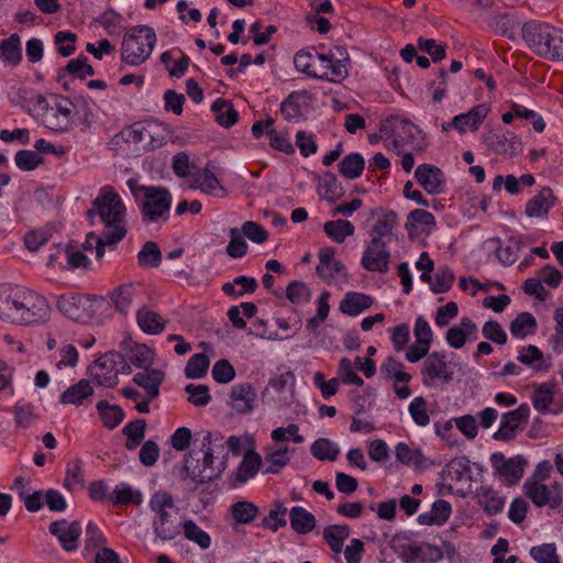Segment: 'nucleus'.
Here are the masks:
<instances>
[{
    "instance_id": "2f4dec72",
    "label": "nucleus",
    "mask_w": 563,
    "mask_h": 563,
    "mask_svg": "<svg viewBox=\"0 0 563 563\" xmlns=\"http://www.w3.org/2000/svg\"><path fill=\"white\" fill-rule=\"evenodd\" d=\"M0 59L9 66H16L22 60L21 40L18 34H11L0 42Z\"/></svg>"
},
{
    "instance_id": "de8ad7c7",
    "label": "nucleus",
    "mask_w": 563,
    "mask_h": 563,
    "mask_svg": "<svg viewBox=\"0 0 563 563\" xmlns=\"http://www.w3.org/2000/svg\"><path fill=\"white\" fill-rule=\"evenodd\" d=\"M444 472L448 473L451 479L456 482H467L472 478L470 460L466 456H460L451 460L446 464Z\"/></svg>"
},
{
    "instance_id": "0e129e2a",
    "label": "nucleus",
    "mask_w": 563,
    "mask_h": 563,
    "mask_svg": "<svg viewBox=\"0 0 563 563\" xmlns=\"http://www.w3.org/2000/svg\"><path fill=\"white\" fill-rule=\"evenodd\" d=\"M517 360L525 365L531 366L534 371H547L542 366L544 362L543 353L536 345L530 344L523 347Z\"/></svg>"
},
{
    "instance_id": "c85d7f7f",
    "label": "nucleus",
    "mask_w": 563,
    "mask_h": 563,
    "mask_svg": "<svg viewBox=\"0 0 563 563\" xmlns=\"http://www.w3.org/2000/svg\"><path fill=\"white\" fill-rule=\"evenodd\" d=\"M211 164H207V166L192 174L189 180V187L194 189H200L202 192L211 195L216 189H221L224 191V188L221 186L219 179L216 177L213 172L211 170Z\"/></svg>"
},
{
    "instance_id": "cd10ccee",
    "label": "nucleus",
    "mask_w": 563,
    "mask_h": 563,
    "mask_svg": "<svg viewBox=\"0 0 563 563\" xmlns=\"http://www.w3.org/2000/svg\"><path fill=\"white\" fill-rule=\"evenodd\" d=\"M93 395V388L88 379H80L68 387L59 398L63 405L81 406Z\"/></svg>"
},
{
    "instance_id": "f704fd0d",
    "label": "nucleus",
    "mask_w": 563,
    "mask_h": 563,
    "mask_svg": "<svg viewBox=\"0 0 563 563\" xmlns=\"http://www.w3.org/2000/svg\"><path fill=\"white\" fill-rule=\"evenodd\" d=\"M289 521L292 530L299 534L309 533L316 527V517L300 506L292 507L289 510Z\"/></svg>"
},
{
    "instance_id": "2eb2a0df",
    "label": "nucleus",
    "mask_w": 563,
    "mask_h": 563,
    "mask_svg": "<svg viewBox=\"0 0 563 563\" xmlns=\"http://www.w3.org/2000/svg\"><path fill=\"white\" fill-rule=\"evenodd\" d=\"M526 495L538 506H549L556 508L562 501V492L559 484L554 483L551 487L536 481L528 479L525 484Z\"/></svg>"
},
{
    "instance_id": "58836bf2",
    "label": "nucleus",
    "mask_w": 563,
    "mask_h": 563,
    "mask_svg": "<svg viewBox=\"0 0 563 563\" xmlns=\"http://www.w3.org/2000/svg\"><path fill=\"white\" fill-rule=\"evenodd\" d=\"M96 408L103 426L110 430L117 428L124 419L122 408L118 405H110L107 400H100Z\"/></svg>"
},
{
    "instance_id": "6e6d98bb",
    "label": "nucleus",
    "mask_w": 563,
    "mask_h": 563,
    "mask_svg": "<svg viewBox=\"0 0 563 563\" xmlns=\"http://www.w3.org/2000/svg\"><path fill=\"white\" fill-rule=\"evenodd\" d=\"M319 186L324 191L323 197L331 202L339 200L344 195V190L339 184L336 176L331 172L323 174Z\"/></svg>"
},
{
    "instance_id": "423d86ee",
    "label": "nucleus",
    "mask_w": 563,
    "mask_h": 563,
    "mask_svg": "<svg viewBox=\"0 0 563 563\" xmlns=\"http://www.w3.org/2000/svg\"><path fill=\"white\" fill-rule=\"evenodd\" d=\"M150 508L154 512L153 530L162 541L174 540L180 533V526L172 518L174 499L166 492H156L150 499Z\"/></svg>"
},
{
    "instance_id": "680f3d73",
    "label": "nucleus",
    "mask_w": 563,
    "mask_h": 563,
    "mask_svg": "<svg viewBox=\"0 0 563 563\" xmlns=\"http://www.w3.org/2000/svg\"><path fill=\"white\" fill-rule=\"evenodd\" d=\"M287 508L280 503L275 501L274 507L269 510L268 516L263 519L262 526L277 531L279 528L285 527Z\"/></svg>"
},
{
    "instance_id": "7c9ffc66",
    "label": "nucleus",
    "mask_w": 563,
    "mask_h": 563,
    "mask_svg": "<svg viewBox=\"0 0 563 563\" xmlns=\"http://www.w3.org/2000/svg\"><path fill=\"white\" fill-rule=\"evenodd\" d=\"M136 295V287L132 283H126L115 287L110 294V300L115 310L120 313H128Z\"/></svg>"
},
{
    "instance_id": "49530a36",
    "label": "nucleus",
    "mask_w": 563,
    "mask_h": 563,
    "mask_svg": "<svg viewBox=\"0 0 563 563\" xmlns=\"http://www.w3.org/2000/svg\"><path fill=\"white\" fill-rule=\"evenodd\" d=\"M531 399L537 411L541 413L549 412L550 406L554 399V391L552 386L548 383L536 385Z\"/></svg>"
},
{
    "instance_id": "052dcab7",
    "label": "nucleus",
    "mask_w": 563,
    "mask_h": 563,
    "mask_svg": "<svg viewBox=\"0 0 563 563\" xmlns=\"http://www.w3.org/2000/svg\"><path fill=\"white\" fill-rule=\"evenodd\" d=\"M286 297L295 305L306 303L311 298V290L306 283L301 280H292L286 288Z\"/></svg>"
},
{
    "instance_id": "393cba45",
    "label": "nucleus",
    "mask_w": 563,
    "mask_h": 563,
    "mask_svg": "<svg viewBox=\"0 0 563 563\" xmlns=\"http://www.w3.org/2000/svg\"><path fill=\"white\" fill-rule=\"evenodd\" d=\"M442 556L441 549L429 543L409 545L402 553L406 563H434L441 560Z\"/></svg>"
},
{
    "instance_id": "864d4df0",
    "label": "nucleus",
    "mask_w": 563,
    "mask_h": 563,
    "mask_svg": "<svg viewBox=\"0 0 563 563\" xmlns=\"http://www.w3.org/2000/svg\"><path fill=\"white\" fill-rule=\"evenodd\" d=\"M288 448H279L276 451L269 452L265 455V474H277L283 467H285L290 457L288 455Z\"/></svg>"
},
{
    "instance_id": "a878e982",
    "label": "nucleus",
    "mask_w": 563,
    "mask_h": 563,
    "mask_svg": "<svg viewBox=\"0 0 563 563\" xmlns=\"http://www.w3.org/2000/svg\"><path fill=\"white\" fill-rule=\"evenodd\" d=\"M398 222L397 213L393 210L384 212L369 231L371 241L387 242L394 235Z\"/></svg>"
},
{
    "instance_id": "bb28decb",
    "label": "nucleus",
    "mask_w": 563,
    "mask_h": 563,
    "mask_svg": "<svg viewBox=\"0 0 563 563\" xmlns=\"http://www.w3.org/2000/svg\"><path fill=\"white\" fill-rule=\"evenodd\" d=\"M488 108L485 104H477L468 112L455 115L453 118V124H455V129L460 133H465L467 128L476 131L486 118Z\"/></svg>"
},
{
    "instance_id": "5701e85b",
    "label": "nucleus",
    "mask_w": 563,
    "mask_h": 563,
    "mask_svg": "<svg viewBox=\"0 0 563 563\" xmlns=\"http://www.w3.org/2000/svg\"><path fill=\"white\" fill-rule=\"evenodd\" d=\"M310 96L307 91L291 92L280 104V112L286 121L298 122L303 113L302 110L309 103Z\"/></svg>"
},
{
    "instance_id": "603ef678",
    "label": "nucleus",
    "mask_w": 563,
    "mask_h": 563,
    "mask_svg": "<svg viewBox=\"0 0 563 563\" xmlns=\"http://www.w3.org/2000/svg\"><path fill=\"white\" fill-rule=\"evenodd\" d=\"M421 228L422 231L430 232L435 227L434 216L424 209H415L408 216L406 229Z\"/></svg>"
},
{
    "instance_id": "72a5a7b5",
    "label": "nucleus",
    "mask_w": 563,
    "mask_h": 563,
    "mask_svg": "<svg viewBox=\"0 0 563 563\" xmlns=\"http://www.w3.org/2000/svg\"><path fill=\"white\" fill-rule=\"evenodd\" d=\"M262 464L261 455L255 451H249L245 453L238 471L234 474V481L236 484H244L250 478L254 477L258 472Z\"/></svg>"
},
{
    "instance_id": "4468645a",
    "label": "nucleus",
    "mask_w": 563,
    "mask_h": 563,
    "mask_svg": "<svg viewBox=\"0 0 563 563\" xmlns=\"http://www.w3.org/2000/svg\"><path fill=\"white\" fill-rule=\"evenodd\" d=\"M483 141L489 150L497 154L516 156L522 150V145L518 136L515 133L500 128L485 133L483 135Z\"/></svg>"
},
{
    "instance_id": "39448f33",
    "label": "nucleus",
    "mask_w": 563,
    "mask_h": 563,
    "mask_svg": "<svg viewBox=\"0 0 563 563\" xmlns=\"http://www.w3.org/2000/svg\"><path fill=\"white\" fill-rule=\"evenodd\" d=\"M156 34L148 25L131 27L123 36L121 58L131 66L143 64L152 54Z\"/></svg>"
},
{
    "instance_id": "a19ab883",
    "label": "nucleus",
    "mask_w": 563,
    "mask_h": 563,
    "mask_svg": "<svg viewBox=\"0 0 563 563\" xmlns=\"http://www.w3.org/2000/svg\"><path fill=\"white\" fill-rule=\"evenodd\" d=\"M146 421L144 419H135L129 422L122 433L126 437L125 448L129 451L135 450L145 438Z\"/></svg>"
},
{
    "instance_id": "473e14b6",
    "label": "nucleus",
    "mask_w": 563,
    "mask_h": 563,
    "mask_svg": "<svg viewBox=\"0 0 563 563\" xmlns=\"http://www.w3.org/2000/svg\"><path fill=\"white\" fill-rule=\"evenodd\" d=\"M373 305V298L362 292H347L340 302V310L349 316H357Z\"/></svg>"
},
{
    "instance_id": "412c9836",
    "label": "nucleus",
    "mask_w": 563,
    "mask_h": 563,
    "mask_svg": "<svg viewBox=\"0 0 563 563\" xmlns=\"http://www.w3.org/2000/svg\"><path fill=\"white\" fill-rule=\"evenodd\" d=\"M48 530L57 537L64 550L71 552L77 549L81 534V526L78 521L57 520L49 525Z\"/></svg>"
},
{
    "instance_id": "774afa93",
    "label": "nucleus",
    "mask_w": 563,
    "mask_h": 563,
    "mask_svg": "<svg viewBox=\"0 0 563 563\" xmlns=\"http://www.w3.org/2000/svg\"><path fill=\"white\" fill-rule=\"evenodd\" d=\"M455 276L449 266H442L438 269L434 280L431 284V290L434 294H443L451 289Z\"/></svg>"
},
{
    "instance_id": "ddd939ff",
    "label": "nucleus",
    "mask_w": 563,
    "mask_h": 563,
    "mask_svg": "<svg viewBox=\"0 0 563 563\" xmlns=\"http://www.w3.org/2000/svg\"><path fill=\"white\" fill-rule=\"evenodd\" d=\"M530 416V407L527 404L520 405L517 409L508 411L501 416L500 426L493 434L497 441H511L517 432L522 430Z\"/></svg>"
},
{
    "instance_id": "bf43d9fd",
    "label": "nucleus",
    "mask_w": 563,
    "mask_h": 563,
    "mask_svg": "<svg viewBox=\"0 0 563 563\" xmlns=\"http://www.w3.org/2000/svg\"><path fill=\"white\" fill-rule=\"evenodd\" d=\"M209 358L203 353L194 354L185 368V374L190 379H198L207 374L209 368Z\"/></svg>"
},
{
    "instance_id": "f3484780",
    "label": "nucleus",
    "mask_w": 563,
    "mask_h": 563,
    "mask_svg": "<svg viewBox=\"0 0 563 563\" xmlns=\"http://www.w3.org/2000/svg\"><path fill=\"white\" fill-rule=\"evenodd\" d=\"M415 177L429 195H439L445 189L446 179L444 173L434 165H419L415 170Z\"/></svg>"
},
{
    "instance_id": "a211bd4d",
    "label": "nucleus",
    "mask_w": 563,
    "mask_h": 563,
    "mask_svg": "<svg viewBox=\"0 0 563 563\" xmlns=\"http://www.w3.org/2000/svg\"><path fill=\"white\" fill-rule=\"evenodd\" d=\"M27 288L19 285H0V320L11 323L22 301V291Z\"/></svg>"
},
{
    "instance_id": "f03ea898",
    "label": "nucleus",
    "mask_w": 563,
    "mask_h": 563,
    "mask_svg": "<svg viewBox=\"0 0 563 563\" xmlns=\"http://www.w3.org/2000/svg\"><path fill=\"white\" fill-rule=\"evenodd\" d=\"M202 460L189 454L184 464V471L197 484L210 483L219 478L228 465L229 453L224 452L223 437L207 432L202 440Z\"/></svg>"
},
{
    "instance_id": "c756f323",
    "label": "nucleus",
    "mask_w": 563,
    "mask_h": 563,
    "mask_svg": "<svg viewBox=\"0 0 563 563\" xmlns=\"http://www.w3.org/2000/svg\"><path fill=\"white\" fill-rule=\"evenodd\" d=\"M57 308L64 316L74 321H85L88 318L82 299L78 295L60 296L57 299Z\"/></svg>"
},
{
    "instance_id": "aec40b11",
    "label": "nucleus",
    "mask_w": 563,
    "mask_h": 563,
    "mask_svg": "<svg viewBox=\"0 0 563 563\" xmlns=\"http://www.w3.org/2000/svg\"><path fill=\"white\" fill-rule=\"evenodd\" d=\"M492 463L509 485L517 483L522 477L526 465L521 456L506 459L503 453H494L492 455Z\"/></svg>"
},
{
    "instance_id": "0eeeda50",
    "label": "nucleus",
    "mask_w": 563,
    "mask_h": 563,
    "mask_svg": "<svg viewBox=\"0 0 563 563\" xmlns=\"http://www.w3.org/2000/svg\"><path fill=\"white\" fill-rule=\"evenodd\" d=\"M37 109L41 110V122L49 130L64 132L68 131L73 125V109L74 104L64 99L56 102L54 106L49 104L45 98L38 97Z\"/></svg>"
},
{
    "instance_id": "dca6fc26",
    "label": "nucleus",
    "mask_w": 563,
    "mask_h": 563,
    "mask_svg": "<svg viewBox=\"0 0 563 563\" xmlns=\"http://www.w3.org/2000/svg\"><path fill=\"white\" fill-rule=\"evenodd\" d=\"M390 252L386 242L371 241L363 253L362 266L369 272L386 273L389 269Z\"/></svg>"
},
{
    "instance_id": "8fccbe9b",
    "label": "nucleus",
    "mask_w": 563,
    "mask_h": 563,
    "mask_svg": "<svg viewBox=\"0 0 563 563\" xmlns=\"http://www.w3.org/2000/svg\"><path fill=\"white\" fill-rule=\"evenodd\" d=\"M183 530L185 538L194 543H196L200 549L207 550L211 545L210 536L203 531L198 525L191 520H185L183 523Z\"/></svg>"
},
{
    "instance_id": "e2e57ef3",
    "label": "nucleus",
    "mask_w": 563,
    "mask_h": 563,
    "mask_svg": "<svg viewBox=\"0 0 563 563\" xmlns=\"http://www.w3.org/2000/svg\"><path fill=\"white\" fill-rule=\"evenodd\" d=\"M84 485L82 461L77 459L68 464L64 487L69 492H74Z\"/></svg>"
},
{
    "instance_id": "e433bc0d",
    "label": "nucleus",
    "mask_w": 563,
    "mask_h": 563,
    "mask_svg": "<svg viewBox=\"0 0 563 563\" xmlns=\"http://www.w3.org/2000/svg\"><path fill=\"white\" fill-rule=\"evenodd\" d=\"M451 511L449 501L438 499L433 503L431 511L419 515L418 522L420 525H442L449 519Z\"/></svg>"
},
{
    "instance_id": "69168bd1",
    "label": "nucleus",
    "mask_w": 563,
    "mask_h": 563,
    "mask_svg": "<svg viewBox=\"0 0 563 563\" xmlns=\"http://www.w3.org/2000/svg\"><path fill=\"white\" fill-rule=\"evenodd\" d=\"M77 35L69 31H59L54 35L57 52L63 57L73 55L76 51Z\"/></svg>"
},
{
    "instance_id": "7ed1b4c3",
    "label": "nucleus",
    "mask_w": 563,
    "mask_h": 563,
    "mask_svg": "<svg viewBox=\"0 0 563 563\" xmlns=\"http://www.w3.org/2000/svg\"><path fill=\"white\" fill-rule=\"evenodd\" d=\"M126 185L140 208L144 223L167 221L172 195L166 188L139 185L135 179H129Z\"/></svg>"
},
{
    "instance_id": "b1692460",
    "label": "nucleus",
    "mask_w": 563,
    "mask_h": 563,
    "mask_svg": "<svg viewBox=\"0 0 563 563\" xmlns=\"http://www.w3.org/2000/svg\"><path fill=\"white\" fill-rule=\"evenodd\" d=\"M165 378L163 371L157 368H150L136 373L133 376V382L140 387L144 388L148 400H155L159 395V387Z\"/></svg>"
},
{
    "instance_id": "338daca9",
    "label": "nucleus",
    "mask_w": 563,
    "mask_h": 563,
    "mask_svg": "<svg viewBox=\"0 0 563 563\" xmlns=\"http://www.w3.org/2000/svg\"><path fill=\"white\" fill-rule=\"evenodd\" d=\"M530 555L537 563H560V556L558 555L554 543L532 547Z\"/></svg>"
},
{
    "instance_id": "79ce46f5",
    "label": "nucleus",
    "mask_w": 563,
    "mask_h": 563,
    "mask_svg": "<svg viewBox=\"0 0 563 563\" xmlns=\"http://www.w3.org/2000/svg\"><path fill=\"white\" fill-rule=\"evenodd\" d=\"M350 528L347 525H332L323 530V539L335 553L342 551L344 541L349 538Z\"/></svg>"
},
{
    "instance_id": "3c124183",
    "label": "nucleus",
    "mask_w": 563,
    "mask_h": 563,
    "mask_svg": "<svg viewBox=\"0 0 563 563\" xmlns=\"http://www.w3.org/2000/svg\"><path fill=\"white\" fill-rule=\"evenodd\" d=\"M258 514V508L253 503L242 500L231 506V515L238 525H247L252 522Z\"/></svg>"
},
{
    "instance_id": "f257e3e1",
    "label": "nucleus",
    "mask_w": 563,
    "mask_h": 563,
    "mask_svg": "<svg viewBox=\"0 0 563 563\" xmlns=\"http://www.w3.org/2000/svg\"><path fill=\"white\" fill-rule=\"evenodd\" d=\"M99 217L104 225V240L98 241V258L104 255L106 245H114L126 234V207L121 197L109 186L103 187L100 195L93 200L87 217Z\"/></svg>"
},
{
    "instance_id": "f8f14e48",
    "label": "nucleus",
    "mask_w": 563,
    "mask_h": 563,
    "mask_svg": "<svg viewBox=\"0 0 563 563\" xmlns=\"http://www.w3.org/2000/svg\"><path fill=\"white\" fill-rule=\"evenodd\" d=\"M421 375L422 383L427 387L449 384L453 379V371L446 362L445 355L440 352H432L426 357Z\"/></svg>"
},
{
    "instance_id": "ea45409f",
    "label": "nucleus",
    "mask_w": 563,
    "mask_h": 563,
    "mask_svg": "<svg viewBox=\"0 0 563 563\" xmlns=\"http://www.w3.org/2000/svg\"><path fill=\"white\" fill-rule=\"evenodd\" d=\"M323 231L332 241L343 243L346 238L354 234L355 228L349 220L339 219L325 222Z\"/></svg>"
},
{
    "instance_id": "c9c22d12",
    "label": "nucleus",
    "mask_w": 563,
    "mask_h": 563,
    "mask_svg": "<svg viewBox=\"0 0 563 563\" xmlns=\"http://www.w3.org/2000/svg\"><path fill=\"white\" fill-rule=\"evenodd\" d=\"M136 321L142 331L147 334L163 332L166 324V320L159 313L145 308L137 310Z\"/></svg>"
},
{
    "instance_id": "1a4fd4ad",
    "label": "nucleus",
    "mask_w": 563,
    "mask_h": 563,
    "mask_svg": "<svg viewBox=\"0 0 563 563\" xmlns=\"http://www.w3.org/2000/svg\"><path fill=\"white\" fill-rule=\"evenodd\" d=\"M125 368L129 365L123 356L118 352H109L95 361L89 367V374L99 386L111 388L118 384V376Z\"/></svg>"
},
{
    "instance_id": "4c0bfd02",
    "label": "nucleus",
    "mask_w": 563,
    "mask_h": 563,
    "mask_svg": "<svg viewBox=\"0 0 563 563\" xmlns=\"http://www.w3.org/2000/svg\"><path fill=\"white\" fill-rule=\"evenodd\" d=\"M211 110L216 114V121L223 128H231L239 119V113L234 109L233 103L230 100L222 98L217 99Z\"/></svg>"
},
{
    "instance_id": "5fc2aeb1",
    "label": "nucleus",
    "mask_w": 563,
    "mask_h": 563,
    "mask_svg": "<svg viewBox=\"0 0 563 563\" xmlns=\"http://www.w3.org/2000/svg\"><path fill=\"white\" fill-rule=\"evenodd\" d=\"M317 274L327 283L347 280V273L345 266L342 262L338 260L327 265H318Z\"/></svg>"
},
{
    "instance_id": "37998d69",
    "label": "nucleus",
    "mask_w": 563,
    "mask_h": 563,
    "mask_svg": "<svg viewBox=\"0 0 563 563\" xmlns=\"http://www.w3.org/2000/svg\"><path fill=\"white\" fill-rule=\"evenodd\" d=\"M310 451L312 456L319 461L333 462L338 459L340 454L339 445L327 438H319L318 440H316L311 444Z\"/></svg>"
},
{
    "instance_id": "6e6552de",
    "label": "nucleus",
    "mask_w": 563,
    "mask_h": 563,
    "mask_svg": "<svg viewBox=\"0 0 563 563\" xmlns=\"http://www.w3.org/2000/svg\"><path fill=\"white\" fill-rule=\"evenodd\" d=\"M49 316L46 299L32 290L22 291V301L11 321V324L31 325L45 321Z\"/></svg>"
},
{
    "instance_id": "4d7b16f0",
    "label": "nucleus",
    "mask_w": 563,
    "mask_h": 563,
    "mask_svg": "<svg viewBox=\"0 0 563 563\" xmlns=\"http://www.w3.org/2000/svg\"><path fill=\"white\" fill-rule=\"evenodd\" d=\"M137 261L142 267H157L162 261V253L157 243L145 242L137 254Z\"/></svg>"
},
{
    "instance_id": "20e7f679",
    "label": "nucleus",
    "mask_w": 563,
    "mask_h": 563,
    "mask_svg": "<svg viewBox=\"0 0 563 563\" xmlns=\"http://www.w3.org/2000/svg\"><path fill=\"white\" fill-rule=\"evenodd\" d=\"M521 34L528 47L539 57L563 60V30L530 21L522 25Z\"/></svg>"
},
{
    "instance_id": "4be33fe9",
    "label": "nucleus",
    "mask_w": 563,
    "mask_h": 563,
    "mask_svg": "<svg viewBox=\"0 0 563 563\" xmlns=\"http://www.w3.org/2000/svg\"><path fill=\"white\" fill-rule=\"evenodd\" d=\"M556 197L550 187H543L537 195L528 200L525 214L528 218H545L555 205Z\"/></svg>"
},
{
    "instance_id": "9b49d317",
    "label": "nucleus",
    "mask_w": 563,
    "mask_h": 563,
    "mask_svg": "<svg viewBox=\"0 0 563 563\" xmlns=\"http://www.w3.org/2000/svg\"><path fill=\"white\" fill-rule=\"evenodd\" d=\"M316 57L322 63L320 78L339 82L347 77L350 55L343 46H334L328 54H317Z\"/></svg>"
},
{
    "instance_id": "c03bdc74",
    "label": "nucleus",
    "mask_w": 563,
    "mask_h": 563,
    "mask_svg": "<svg viewBox=\"0 0 563 563\" xmlns=\"http://www.w3.org/2000/svg\"><path fill=\"white\" fill-rule=\"evenodd\" d=\"M396 459L400 463L418 468L426 467L427 459L420 450H413L406 443H398L395 450Z\"/></svg>"
},
{
    "instance_id": "09e8293b",
    "label": "nucleus",
    "mask_w": 563,
    "mask_h": 563,
    "mask_svg": "<svg viewBox=\"0 0 563 563\" xmlns=\"http://www.w3.org/2000/svg\"><path fill=\"white\" fill-rule=\"evenodd\" d=\"M365 161L358 153H352L346 155L340 162V173L342 176L349 179H355L360 177L364 170Z\"/></svg>"
},
{
    "instance_id": "13d9d810",
    "label": "nucleus",
    "mask_w": 563,
    "mask_h": 563,
    "mask_svg": "<svg viewBox=\"0 0 563 563\" xmlns=\"http://www.w3.org/2000/svg\"><path fill=\"white\" fill-rule=\"evenodd\" d=\"M477 498L478 504L490 516L500 512L505 504V500L500 496H498L496 492L488 488L482 489L478 493Z\"/></svg>"
},
{
    "instance_id": "a18cd8bd",
    "label": "nucleus",
    "mask_w": 563,
    "mask_h": 563,
    "mask_svg": "<svg viewBox=\"0 0 563 563\" xmlns=\"http://www.w3.org/2000/svg\"><path fill=\"white\" fill-rule=\"evenodd\" d=\"M509 329L512 336L523 339L537 329L536 318L530 312H521L511 321Z\"/></svg>"
},
{
    "instance_id": "9d476101",
    "label": "nucleus",
    "mask_w": 563,
    "mask_h": 563,
    "mask_svg": "<svg viewBox=\"0 0 563 563\" xmlns=\"http://www.w3.org/2000/svg\"><path fill=\"white\" fill-rule=\"evenodd\" d=\"M382 137H393V147L398 152L406 145H411L420 130L410 121L400 117H390L380 124Z\"/></svg>"
},
{
    "instance_id": "6ab92c4d",
    "label": "nucleus",
    "mask_w": 563,
    "mask_h": 563,
    "mask_svg": "<svg viewBox=\"0 0 563 563\" xmlns=\"http://www.w3.org/2000/svg\"><path fill=\"white\" fill-rule=\"evenodd\" d=\"M257 394L249 383L232 386L229 406L238 413H251L256 407Z\"/></svg>"
}]
</instances>
